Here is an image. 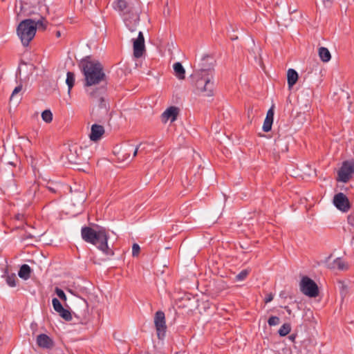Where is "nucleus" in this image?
Masks as SVG:
<instances>
[{
    "mask_svg": "<svg viewBox=\"0 0 354 354\" xmlns=\"http://www.w3.org/2000/svg\"><path fill=\"white\" fill-rule=\"evenodd\" d=\"M209 59L212 60L209 56H204L201 63L199 64L198 68L192 75V78L196 81L197 91L206 97L212 96L214 89V83L212 81L214 68L212 63L209 62Z\"/></svg>",
    "mask_w": 354,
    "mask_h": 354,
    "instance_id": "obj_1",
    "label": "nucleus"
},
{
    "mask_svg": "<svg viewBox=\"0 0 354 354\" xmlns=\"http://www.w3.org/2000/svg\"><path fill=\"white\" fill-rule=\"evenodd\" d=\"M113 7L119 12L127 28L131 32H134L140 22V1L115 0L113 2Z\"/></svg>",
    "mask_w": 354,
    "mask_h": 354,
    "instance_id": "obj_2",
    "label": "nucleus"
},
{
    "mask_svg": "<svg viewBox=\"0 0 354 354\" xmlns=\"http://www.w3.org/2000/svg\"><path fill=\"white\" fill-rule=\"evenodd\" d=\"M79 66L84 76V86H91L102 84L106 87L107 77L104 72L102 64L97 60H92L90 56L83 58Z\"/></svg>",
    "mask_w": 354,
    "mask_h": 354,
    "instance_id": "obj_3",
    "label": "nucleus"
},
{
    "mask_svg": "<svg viewBox=\"0 0 354 354\" xmlns=\"http://www.w3.org/2000/svg\"><path fill=\"white\" fill-rule=\"evenodd\" d=\"M81 235L82 239L88 243L93 244L106 256H113V250L108 245L109 234L106 228L95 225V229L88 226L82 227Z\"/></svg>",
    "mask_w": 354,
    "mask_h": 354,
    "instance_id": "obj_4",
    "label": "nucleus"
},
{
    "mask_svg": "<svg viewBox=\"0 0 354 354\" xmlns=\"http://www.w3.org/2000/svg\"><path fill=\"white\" fill-rule=\"evenodd\" d=\"M17 33L24 46H28L36 34V27L30 19L22 20L17 28Z\"/></svg>",
    "mask_w": 354,
    "mask_h": 354,
    "instance_id": "obj_5",
    "label": "nucleus"
},
{
    "mask_svg": "<svg viewBox=\"0 0 354 354\" xmlns=\"http://www.w3.org/2000/svg\"><path fill=\"white\" fill-rule=\"evenodd\" d=\"M300 290L309 297H316L319 295V288L317 283L307 276L301 278L300 281Z\"/></svg>",
    "mask_w": 354,
    "mask_h": 354,
    "instance_id": "obj_6",
    "label": "nucleus"
},
{
    "mask_svg": "<svg viewBox=\"0 0 354 354\" xmlns=\"http://www.w3.org/2000/svg\"><path fill=\"white\" fill-rule=\"evenodd\" d=\"M106 90V87L101 86L100 87L96 88L89 92L90 97L93 101H96V102L98 103V107L102 110L104 114H107L109 111V104L104 97V94L105 93Z\"/></svg>",
    "mask_w": 354,
    "mask_h": 354,
    "instance_id": "obj_7",
    "label": "nucleus"
},
{
    "mask_svg": "<svg viewBox=\"0 0 354 354\" xmlns=\"http://www.w3.org/2000/svg\"><path fill=\"white\" fill-rule=\"evenodd\" d=\"M354 174V159L344 161L338 171L337 180L346 183Z\"/></svg>",
    "mask_w": 354,
    "mask_h": 354,
    "instance_id": "obj_8",
    "label": "nucleus"
},
{
    "mask_svg": "<svg viewBox=\"0 0 354 354\" xmlns=\"http://www.w3.org/2000/svg\"><path fill=\"white\" fill-rule=\"evenodd\" d=\"M84 151L85 149L77 145L71 146L66 155L68 161L72 164H81L86 161V158L83 156Z\"/></svg>",
    "mask_w": 354,
    "mask_h": 354,
    "instance_id": "obj_9",
    "label": "nucleus"
},
{
    "mask_svg": "<svg viewBox=\"0 0 354 354\" xmlns=\"http://www.w3.org/2000/svg\"><path fill=\"white\" fill-rule=\"evenodd\" d=\"M154 324L157 331V336L159 339H162L166 333L167 325L165 315L162 310H158L154 316Z\"/></svg>",
    "mask_w": 354,
    "mask_h": 354,
    "instance_id": "obj_10",
    "label": "nucleus"
},
{
    "mask_svg": "<svg viewBox=\"0 0 354 354\" xmlns=\"http://www.w3.org/2000/svg\"><path fill=\"white\" fill-rule=\"evenodd\" d=\"M333 204L339 210L343 212H347L351 208L348 197L342 192L334 196Z\"/></svg>",
    "mask_w": 354,
    "mask_h": 354,
    "instance_id": "obj_11",
    "label": "nucleus"
},
{
    "mask_svg": "<svg viewBox=\"0 0 354 354\" xmlns=\"http://www.w3.org/2000/svg\"><path fill=\"white\" fill-rule=\"evenodd\" d=\"M132 41L133 47V55L136 58H140L143 55L145 51V38L143 33L140 31L138 32V37L136 39H133Z\"/></svg>",
    "mask_w": 354,
    "mask_h": 354,
    "instance_id": "obj_12",
    "label": "nucleus"
},
{
    "mask_svg": "<svg viewBox=\"0 0 354 354\" xmlns=\"http://www.w3.org/2000/svg\"><path fill=\"white\" fill-rule=\"evenodd\" d=\"M179 114V109L176 106H170L167 108L161 115L162 121L163 122H167L169 120L171 122H174Z\"/></svg>",
    "mask_w": 354,
    "mask_h": 354,
    "instance_id": "obj_13",
    "label": "nucleus"
},
{
    "mask_svg": "<svg viewBox=\"0 0 354 354\" xmlns=\"http://www.w3.org/2000/svg\"><path fill=\"white\" fill-rule=\"evenodd\" d=\"M288 150V145L283 139L278 138L274 140L273 154L279 157L280 153H286Z\"/></svg>",
    "mask_w": 354,
    "mask_h": 354,
    "instance_id": "obj_14",
    "label": "nucleus"
},
{
    "mask_svg": "<svg viewBox=\"0 0 354 354\" xmlns=\"http://www.w3.org/2000/svg\"><path fill=\"white\" fill-rule=\"evenodd\" d=\"M37 344L38 346L50 349L54 346L53 340L46 334H40L37 337Z\"/></svg>",
    "mask_w": 354,
    "mask_h": 354,
    "instance_id": "obj_15",
    "label": "nucleus"
},
{
    "mask_svg": "<svg viewBox=\"0 0 354 354\" xmlns=\"http://www.w3.org/2000/svg\"><path fill=\"white\" fill-rule=\"evenodd\" d=\"M104 133V128L103 126L94 124L91 126V133L89 138L92 141L99 140Z\"/></svg>",
    "mask_w": 354,
    "mask_h": 354,
    "instance_id": "obj_16",
    "label": "nucleus"
},
{
    "mask_svg": "<svg viewBox=\"0 0 354 354\" xmlns=\"http://www.w3.org/2000/svg\"><path fill=\"white\" fill-rule=\"evenodd\" d=\"M327 266L330 269H337L339 270H346L348 268V264L339 257L336 258L333 262L328 263Z\"/></svg>",
    "mask_w": 354,
    "mask_h": 354,
    "instance_id": "obj_17",
    "label": "nucleus"
},
{
    "mask_svg": "<svg viewBox=\"0 0 354 354\" xmlns=\"http://www.w3.org/2000/svg\"><path fill=\"white\" fill-rule=\"evenodd\" d=\"M299 78L297 72L292 68H290L287 72V82L289 89H291L292 86L297 83Z\"/></svg>",
    "mask_w": 354,
    "mask_h": 354,
    "instance_id": "obj_18",
    "label": "nucleus"
},
{
    "mask_svg": "<svg viewBox=\"0 0 354 354\" xmlns=\"http://www.w3.org/2000/svg\"><path fill=\"white\" fill-rule=\"evenodd\" d=\"M32 270L27 264H23L18 272V275L20 278L27 280L30 277Z\"/></svg>",
    "mask_w": 354,
    "mask_h": 354,
    "instance_id": "obj_19",
    "label": "nucleus"
},
{
    "mask_svg": "<svg viewBox=\"0 0 354 354\" xmlns=\"http://www.w3.org/2000/svg\"><path fill=\"white\" fill-rule=\"evenodd\" d=\"M38 17H35L34 19H31L32 21H33V23L35 24L36 29L38 28H42V30H46L47 28V24L45 17L43 16L37 14Z\"/></svg>",
    "mask_w": 354,
    "mask_h": 354,
    "instance_id": "obj_20",
    "label": "nucleus"
},
{
    "mask_svg": "<svg viewBox=\"0 0 354 354\" xmlns=\"http://www.w3.org/2000/svg\"><path fill=\"white\" fill-rule=\"evenodd\" d=\"M176 76L179 80H184L185 71L180 62H176L173 66Z\"/></svg>",
    "mask_w": 354,
    "mask_h": 354,
    "instance_id": "obj_21",
    "label": "nucleus"
},
{
    "mask_svg": "<svg viewBox=\"0 0 354 354\" xmlns=\"http://www.w3.org/2000/svg\"><path fill=\"white\" fill-rule=\"evenodd\" d=\"M318 54L320 59L324 62H328L331 59V55L327 48L320 47L318 49Z\"/></svg>",
    "mask_w": 354,
    "mask_h": 354,
    "instance_id": "obj_22",
    "label": "nucleus"
},
{
    "mask_svg": "<svg viewBox=\"0 0 354 354\" xmlns=\"http://www.w3.org/2000/svg\"><path fill=\"white\" fill-rule=\"evenodd\" d=\"M3 277H6V281L7 284L10 287H15L16 286V280L17 277L15 274H8V270H5V274Z\"/></svg>",
    "mask_w": 354,
    "mask_h": 354,
    "instance_id": "obj_23",
    "label": "nucleus"
},
{
    "mask_svg": "<svg viewBox=\"0 0 354 354\" xmlns=\"http://www.w3.org/2000/svg\"><path fill=\"white\" fill-rule=\"evenodd\" d=\"M66 83L68 85V93L70 94L75 84V74L73 72H68L66 74Z\"/></svg>",
    "mask_w": 354,
    "mask_h": 354,
    "instance_id": "obj_24",
    "label": "nucleus"
},
{
    "mask_svg": "<svg viewBox=\"0 0 354 354\" xmlns=\"http://www.w3.org/2000/svg\"><path fill=\"white\" fill-rule=\"evenodd\" d=\"M291 330V326L289 323L283 324L279 330H278V333L281 337H284L287 335Z\"/></svg>",
    "mask_w": 354,
    "mask_h": 354,
    "instance_id": "obj_25",
    "label": "nucleus"
},
{
    "mask_svg": "<svg viewBox=\"0 0 354 354\" xmlns=\"http://www.w3.org/2000/svg\"><path fill=\"white\" fill-rule=\"evenodd\" d=\"M41 118L46 123L51 122L52 120H53V113H52V112L50 110H48V109L44 110L41 113Z\"/></svg>",
    "mask_w": 354,
    "mask_h": 354,
    "instance_id": "obj_26",
    "label": "nucleus"
},
{
    "mask_svg": "<svg viewBox=\"0 0 354 354\" xmlns=\"http://www.w3.org/2000/svg\"><path fill=\"white\" fill-rule=\"evenodd\" d=\"M58 313L59 315L66 321H71L72 319L71 312L64 308H63Z\"/></svg>",
    "mask_w": 354,
    "mask_h": 354,
    "instance_id": "obj_27",
    "label": "nucleus"
},
{
    "mask_svg": "<svg viewBox=\"0 0 354 354\" xmlns=\"http://www.w3.org/2000/svg\"><path fill=\"white\" fill-rule=\"evenodd\" d=\"M52 304H53L54 310L57 313H59L64 308L62 304H61V302L59 301V300L57 298H55V297L53 298L52 299Z\"/></svg>",
    "mask_w": 354,
    "mask_h": 354,
    "instance_id": "obj_28",
    "label": "nucleus"
},
{
    "mask_svg": "<svg viewBox=\"0 0 354 354\" xmlns=\"http://www.w3.org/2000/svg\"><path fill=\"white\" fill-rule=\"evenodd\" d=\"M272 123H273V120H272L271 119L266 118L264 120V122H263V131H265V132L270 131L272 129Z\"/></svg>",
    "mask_w": 354,
    "mask_h": 354,
    "instance_id": "obj_29",
    "label": "nucleus"
},
{
    "mask_svg": "<svg viewBox=\"0 0 354 354\" xmlns=\"http://www.w3.org/2000/svg\"><path fill=\"white\" fill-rule=\"evenodd\" d=\"M248 274H249L248 270H246V269L243 270L236 276V279L237 281H243L247 277Z\"/></svg>",
    "mask_w": 354,
    "mask_h": 354,
    "instance_id": "obj_30",
    "label": "nucleus"
},
{
    "mask_svg": "<svg viewBox=\"0 0 354 354\" xmlns=\"http://www.w3.org/2000/svg\"><path fill=\"white\" fill-rule=\"evenodd\" d=\"M279 323L280 319L277 316H271L268 320V324L270 326L278 325Z\"/></svg>",
    "mask_w": 354,
    "mask_h": 354,
    "instance_id": "obj_31",
    "label": "nucleus"
},
{
    "mask_svg": "<svg viewBox=\"0 0 354 354\" xmlns=\"http://www.w3.org/2000/svg\"><path fill=\"white\" fill-rule=\"evenodd\" d=\"M55 293L59 297L60 299H62L64 301H66V295L64 293V292L60 289L59 288L56 287L55 290Z\"/></svg>",
    "mask_w": 354,
    "mask_h": 354,
    "instance_id": "obj_32",
    "label": "nucleus"
},
{
    "mask_svg": "<svg viewBox=\"0 0 354 354\" xmlns=\"http://www.w3.org/2000/svg\"><path fill=\"white\" fill-rule=\"evenodd\" d=\"M60 187L59 184H55L53 186L51 185V183H48V185L46 186V188L51 192L52 193H58L59 192V187Z\"/></svg>",
    "mask_w": 354,
    "mask_h": 354,
    "instance_id": "obj_33",
    "label": "nucleus"
},
{
    "mask_svg": "<svg viewBox=\"0 0 354 354\" xmlns=\"http://www.w3.org/2000/svg\"><path fill=\"white\" fill-rule=\"evenodd\" d=\"M140 251V248L139 245L137 243H133V245L132 246V255L133 257H137L139 254Z\"/></svg>",
    "mask_w": 354,
    "mask_h": 354,
    "instance_id": "obj_34",
    "label": "nucleus"
},
{
    "mask_svg": "<svg viewBox=\"0 0 354 354\" xmlns=\"http://www.w3.org/2000/svg\"><path fill=\"white\" fill-rule=\"evenodd\" d=\"M21 89H22V86L21 85L16 86L15 88L14 91L12 93V95L10 96V100H12V99L14 98L15 95L16 94H17L18 93H19L21 91Z\"/></svg>",
    "mask_w": 354,
    "mask_h": 354,
    "instance_id": "obj_35",
    "label": "nucleus"
},
{
    "mask_svg": "<svg viewBox=\"0 0 354 354\" xmlns=\"http://www.w3.org/2000/svg\"><path fill=\"white\" fill-rule=\"evenodd\" d=\"M266 118L271 119L272 120H273V119H274V110H273V107H271L268 111Z\"/></svg>",
    "mask_w": 354,
    "mask_h": 354,
    "instance_id": "obj_36",
    "label": "nucleus"
},
{
    "mask_svg": "<svg viewBox=\"0 0 354 354\" xmlns=\"http://www.w3.org/2000/svg\"><path fill=\"white\" fill-rule=\"evenodd\" d=\"M348 223L354 227V211L348 216Z\"/></svg>",
    "mask_w": 354,
    "mask_h": 354,
    "instance_id": "obj_37",
    "label": "nucleus"
},
{
    "mask_svg": "<svg viewBox=\"0 0 354 354\" xmlns=\"http://www.w3.org/2000/svg\"><path fill=\"white\" fill-rule=\"evenodd\" d=\"M273 299V295L272 293H270L266 295V298L264 299V301L266 304L270 302Z\"/></svg>",
    "mask_w": 354,
    "mask_h": 354,
    "instance_id": "obj_38",
    "label": "nucleus"
},
{
    "mask_svg": "<svg viewBox=\"0 0 354 354\" xmlns=\"http://www.w3.org/2000/svg\"><path fill=\"white\" fill-rule=\"evenodd\" d=\"M340 284H341V294L343 295V294H346V285L344 284V283H342L340 282Z\"/></svg>",
    "mask_w": 354,
    "mask_h": 354,
    "instance_id": "obj_39",
    "label": "nucleus"
},
{
    "mask_svg": "<svg viewBox=\"0 0 354 354\" xmlns=\"http://www.w3.org/2000/svg\"><path fill=\"white\" fill-rule=\"evenodd\" d=\"M32 238H33L32 235H31L30 234H26V233L21 236L22 240H26L28 239H32Z\"/></svg>",
    "mask_w": 354,
    "mask_h": 354,
    "instance_id": "obj_40",
    "label": "nucleus"
},
{
    "mask_svg": "<svg viewBox=\"0 0 354 354\" xmlns=\"http://www.w3.org/2000/svg\"><path fill=\"white\" fill-rule=\"evenodd\" d=\"M297 337V335L296 334H292L290 335L288 338L292 341V342H294L295 338Z\"/></svg>",
    "mask_w": 354,
    "mask_h": 354,
    "instance_id": "obj_41",
    "label": "nucleus"
},
{
    "mask_svg": "<svg viewBox=\"0 0 354 354\" xmlns=\"http://www.w3.org/2000/svg\"><path fill=\"white\" fill-rule=\"evenodd\" d=\"M283 308L286 310V312L288 313V315H290L292 314V310L288 306H284Z\"/></svg>",
    "mask_w": 354,
    "mask_h": 354,
    "instance_id": "obj_42",
    "label": "nucleus"
},
{
    "mask_svg": "<svg viewBox=\"0 0 354 354\" xmlns=\"http://www.w3.org/2000/svg\"><path fill=\"white\" fill-rule=\"evenodd\" d=\"M138 149H139V147H137L135 149V150H134V151H133V157H135V156L137 155L138 151Z\"/></svg>",
    "mask_w": 354,
    "mask_h": 354,
    "instance_id": "obj_43",
    "label": "nucleus"
},
{
    "mask_svg": "<svg viewBox=\"0 0 354 354\" xmlns=\"http://www.w3.org/2000/svg\"><path fill=\"white\" fill-rule=\"evenodd\" d=\"M129 156H130V155L127 154V153H124L122 155V158H124V159H127Z\"/></svg>",
    "mask_w": 354,
    "mask_h": 354,
    "instance_id": "obj_44",
    "label": "nucleus"
},
{
    "mask_svg": "<svg viewBox=\"0 0 354 354\" xmlns=\"http://www.w3.org/2000/svg\"><path fill=\"white\" fill-rule=\"evenodd\" d=\"M55 35L57 37H61V32L59 30H57L55 33Z\"/></svg>",
    "mask_w": 354,
    "mask_h": 354,
    "instance_id": "obj_45",
    "label": "nucleus"
},
{
    "mask_svg": "<svg viewBox=\"0 0 354 354\" xmlns=\"http://www.w3.org/2000/svg\"><path fill=\"white\" fill-rule=\"evenodd\" d=\"M35 12H30L27 13V15L28 16H31V15H35Z\"/></svg>",
    "mask_w": 354,
    "mask_h": 354,
    "instance_id": "obj_46",
    "label": "nucleus"
},
{
    "mask_svg": "<svg viewBox=\"0 0 354 354\" xmlns=\"http://www.w3.org/2000/svg\"><path fill=\"white\" fill-rule=\"evenodd\" d=\"M21 217H22V215L18 214V215L17 216V218L18 220H19V219L21 218Z\"/></svg>",
    "mask_w": 354,
    "mask_h": 354,
    "instance_id": "obj_47",
    "label": "nucleus"
}]
</instances>
